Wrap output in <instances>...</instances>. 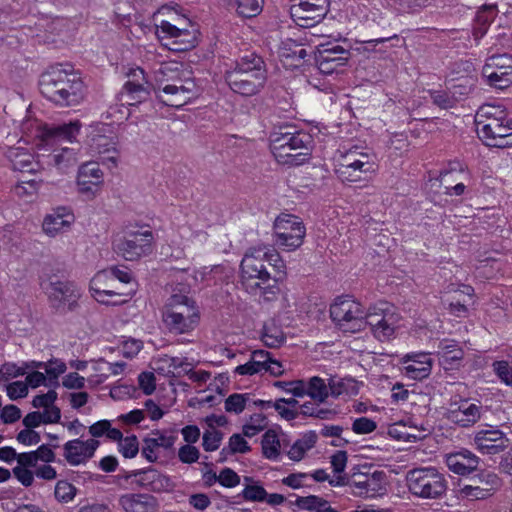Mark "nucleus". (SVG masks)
<instances>
[{
	"instance_id": "nucleus-12",
	"label": "nucleus",
	"mask_w": 512,
	"mask_h": 512,
	"mask_svg": "<svg viewBox=\"0 0 512 512\" xmlns=\"http://www.w3.org/2000/svg\"><path fill=\"white\" fill-rule=\"evenodd\" d=\"M241 283L249 294L258 295L267 302L274 301L280 293L278 277L271 276L267 267L255 269L251 275L241 273Z\"/></svg>"
},
{
	"instance_id": "nucleus-19",
	"label": "nucleus",
	"mask_w": 512,
	"mask_h": 512,
	"mask_svg": "<svg viewBox=\"0 0 512 512\" xmlns=\"http://www.w3.org/2000/svg\"><path fill=\"white\" fill-rule=\"evenodd\" d=\"M498 118L492 117L489 120L481 121L478 126L477 134L487 146L497 147L502 142L503 137H507L512 130V118L506 113L498 115Z\"/></svg>"
},
{
	"instance_id": "nucleus-42",
	"label": "nucleus",
	"mask_w": 512,
	"mask_h": 512,
	"mask_svg": "<svg viewBox=\"0 0 512 512\" xmlns=\"http://www.w3.org/2000/svg\"><path fill=\"white\" fill-rule=\"evenodd\" d=\"M280 57L284 59H291L296 61V63H292L294 66H299L301 61L305 59L307 56V51L303 47L302 44L298 43L293 39H286L282 41L280 49H279Z\"/></svg>"
},
{
	"instance_id": "nucleus-48",
	"label": "nucleus",
	"mask_w": 512,
	"mask_h": 512,
	"mask_svg": "<svg viewBox=\"0 0 512 512\" xmlns=\"http://www.w3.org/2000/svg\"><path fill=\"white\" fill-rule=\"evenodd\" d=\"M267 425V418L264 414L256 413L250 417V422L243 426V435L253 437L262 431Z\"/></svg>"
},
{
	"instance_id": "nucleus-1",
	"label": "nucleus",
	"mask_w": 512,
	"mask_h": 512,
	"mask_svg": "<svg viewBox=\"0 0 512 512\" xmlns=\"http://www.w3.org/2000/svg\"><path fill=\"white\" fill-rule=\"evenodd\" d=\"M40 93L59 107L78 105L85 97V85L79 74L69 64L49 66L38 80Z\"/></svg>"
},
{
	"instance_id": "nucleus-25",
	"label": "nucleus",
	"mask_w": 512,
	"mask_h": 512,
	"mask_svg": "<svg viewBox=\"0 0 512 512\" xmlns=\"http://www.w3.org/2000/svg\"><path fill=\"white\" fill-rule=\"evenodd\" d=\"M177 437L175 435H166L160 430H152L150 436L143 439L141 455L150 463L158 459L160 448L170 450L173 448Z\"/></svg>"
},
{
	"instance_id": "nucleus-41",
	"label": "nucleus",
	"mask_w": 512,
	"mask_h": 512,
	"mask_svg": "<svg viewBox=\"0 0 512 512\" xmlns=\"http://www.w3.org/2000/svg\"><path fill=\"white\" fill-rule=\"evenodd\" d=\"M318 436L316 432L309 431L300 439L296 440L288 451V456L293 461H300L305 453L313 448L317 442Z\"/></svg>"
},
{
	"instance_id": "nucleus-16",
	"label": "nucleus",
	"mask_w": 512,
	"mask_h": 512,
	"mask_svg": "<svg viewBox=\"0 0 512 512\" xmlns=\"http://www.w3.org/2000/svg\"><path fill=\"white\" fill-rule=\"evenodd\" d=\"M375 162L373 157L367 153L350 151L343 157L339 163L336 173L342 181L356 182L375 171Z\"/></svg>"
},
{
	"instance_id": "nucleus-56",
	"label": "nucleus",
	"mask_w": 512,
	"mask_h": 512,
	"mask_svg": "<svg viewBox=\"0 0 512 512\" xmlns=\"http://www.w3.org/2000/svg\"><path fill=\"white\" fill-rule=\"evenodd\" d=\"M430 97L435 105L442 109L452 108L456 99L444 90H432L429 92Z\"/></svg>"
},
{
	"instance_id": "nucleus-14",
	"label": "nucleus",
	"mask_w": 512,
	"mask_h": 512,
	"mask_svg": "<svg viewBox=\"0 0 512 512\" xmlns=\"http://www.w3.org/2000/svg\"><path fill=\"white\" fill-rule=\"evenodd\" d=\"M329 6V0H294L290 6V15L298 26L314 27L325 18Z\"/></svg>"
},
{
	"instance_id": "nucleus-6",
	"label": "nucleus",
	"mask_w": 512,
	"mask_h": 512,
	"mask_svg": "<svg viewBox=\"0 0 512 512\" xmlns=\"http://www.w3.org/2000/svg\"><path fill=\"white\" fill-rule=\"evenodd\" d=\"M81 128L80 121L76 120L63 124L37 123L34 119V148L38 151L52 150L65 142H73L78 136Z\"/></svg>"
},
{
	"instance_id": "nucleus-11",
	"label": "nucleus",
	"mask_w": 512,
	"mask_h": 512,
	"mask_svg": "<svg viewBox=\"0 0 512 512\" xmlns=\"http://www.w3.org/2000/svg\"><path fill=\"white\" fill-rule=\"evenodd\" d=\"M182 21L191 29L182 24L175 25L165 20L157 26L158 32L163 34L159 37L171 40L170 43L165 45L172 51L184 52L193 49L197 45V29L189 20L182 19Z\"/></svg>"
},
{
	"instance_id": "nucleus-52",
	"label": "nucleus",
	"mask_w": 512,
	"mask_h": 512,
	"mask_svg": "<svg viewBox=\"0 0 512 512\" xmlns=\"http://www.w3.org/2000/svg\"><path fill=\"white\" fill-rule=\"evenodd\" d=\"M249 399L248 394H239L234 393L231 394L226 400H225V410L229 413H241L246 406V402Z\"/></svg>"
},
{
	"instance_id": "nucleus-20",
	"label": "nucleus",
	"mask_w": 512,
	"mask_h": 512,
	"mask_svg": "<svg viewBox=\"0 0 512 512\" xmlns=\"http://www.w3.org/2000/svg\"><path fill=\"white\" fill-rule=\"evenodd\" d=\"M481 417V407L467 399L453 402L447 413V418L460 427H470Z\"/></svg>"
},
{
	"instance_id": "nucleus-24",
	"label": "nucleus",
	"mask_w": 512,
	"mask_h": 512,
	"mask_svg": "<svg viewBox=\"0 0 512 512\" xmlns=\"http://www.w3.org/2000/svg\"><path fill=\"white\" fill-rule=\"evenodd\" d=\"M99 444V441L95 439H89L87 441L75 439L68 441L63 447L64 458L70 465L74 466L85 463L93 457Z\"/></svg>"
},
{
	"instance_id": "nucleus-32",
	"label": "nucleus",
	"mask_w": 512,
	"mask_h": 512,
	"mask_svg": "<svg viewBox=\"0 0 512 512\" xmlns=\"http://www.w3.org/2000/svg\"><path fill=\"white\" fill-rule=\"evenodd\" d=\"M162 320L169 332L174 334L189 333L199 323V317H191V315H183L181 313L162 312Z\"/></svg>"
},
{
	"instance_id": "nucleus-23",
	"label": "nucleus",
	"mask_w": 512,
	"mask_h": 512,
	"mask_svg": "<svg viewBox=\"0 0 512 512\" xmlns=\"http://www.w3.org/2000/svg\"><path fill=\"white\" fill-rule=\"evenodd\" d=\"M75 221V216L71 209L66 206H59L47 214L42 223L43 232L55 237L57 234L67 231Z\"/></svg>"
},
{
	"instance_id": "nucleus-44",
	"label": "nucleus",
	"mask_w": 512,
	"mask_h": 512,
	"mask_svg": "<svg viewBox=\"0 0 512 512\" xmlns=\"http://www.w3.org/2000/svg\"><path fill=\"white\" fill-rule=\"evenodd\" d=\"M262 453L264 457L275 460L280 455V441L274 430H268L262 437Z\"/></svg>"
},
{
	"instance_id": "nucleus-57",
	"label": "nucleus",
	"mask_w": 512,
	"mask_h": 512,
	"mask_svg": "<svg viewBox=\"0 0 512 512\" xmlns=\"http://www.w3.org/2000/svg\"><path fill=\"white\" fill-rule=\"evenodd\" d=\"M223 438V433L218 430H207L203 434L202 446L205 451H215L219 448Z\"/></svg>"
},
{
	"instance_id": "nucleus-27",
	"label": "nucleus",
	"mask_w": 512,
	"mask_h": 512,
	"mask_svg": "<svg viewBox=\"0 0 512 512\" xmlns=\"http://www.w3.org/2000/svg\"><path fill=\"white\" fill-rule=\"evenodd\" d=\"M119 505L125 512H157L159 502L156 497L145 493H127L119 498Z\"/></svg>"
},
{
	"instance_id": "nucleus-31",
	"label": "nucleus",
	"mask_w": 512,
	"mask_h": 512,
	"mask_svg": "<svg viewBox=\"0 0 512 512\" xmlns=\"http://www.w3.org/2000/svg\"><path fill=\"white\" fill-rule=\"evenodd\" d=\"M117 144L118 142L114 137L96 135L92 138L90 146L94 152L103 155L101 160L104 164H111L112 167H115L119 154Z\"/></svg>"
},
{
	"instance_id": "nucleus-47",
	"label": "nucleus",
	"mask_w": 512,
	"mask_h": 512,
	"mask_svg": "<svg viewBox=\"0 0 512 512\" xmlns=\"http://www.w3.org/2000/svg\"><path fill=\"white\" fill-rule=\"evenodd\" d=\"M459 496L462 499L474 501L488 499L491 496H493V494L489 493L488 491H485V488H477L474 485L468 483L460 486Z\"/></svg>"
},
{
	"instance_id": "nucleus-43",
	"label": "nucleus",
	"mask_w": 512,
	"mask_h": 512,
	"mask_svg": "<svg viewBox=\"0 0 512 512\" xmlns=\"http://www.w3.org/2000/svg\"><path fill=\"white\" fill-rule=\"evenodd\" d=\"M331 396L337 398L341 395L355 396L359 393V383L353 378H330Z\"/></svg>"
},
{
	"instance_id": "nucleus-53",
	"label": "nucleus",
	"mask_w": 512,
	"mask_h": 512,
	"mask_svg": "<svg viewBox=\"0 0 512 512\" xmlns=\"http://www.w3.org/2000/svg\"><path fill=\"white\" fill-rule=\"evenodd\" d=\"M364 471L360 468L354 467L351 473L347 476V486L351 488V492L354 494V490H358L364 483L366 475L371 473L370 468L364 466Z\"/></svg>"
},
{
	"instance_id": "nucleus-61",
	"label": "nucleus",
	"mask_w": 512,
	"mask_h": 512,
	"mask_svg": "<svg viewBox=\"0 0 512 512\" xmlns=\"http://www.w3.org/2000/svg\"><path fill=\"white\" fill-rule=\"evenodd\" d=\"M493 369L502 382L512 386V366L507 361H495Z\"/></svg>"
},
{
	"instance_id": "nucleus-39",
	"label": "nucleus",
	"mask_w": 512,
	"mask_h": 512,
	"mask_svg": "<svg viewBox=\"0 0 512 512\" xmlns=\"http://www.w3.org/2000/svg\"><path fill=\"white\" fill-rule=\"evenodd\" d=\"M7 156L12 163L14 171L32 172V154L27 149L21 146L10 148Z\"/></svg>"
},
{
	"instance_id": "nucleus-55",
	"label": "nucleus",
	"mask_w": 512,
	"mask_h": 512,
	"mask_svg": "<svg viewBox=\"0 0 512 512\" xmlns=\"http://www.w3.org/2000/svg\"><path fill=\"white\" fill-rule=\"evenodd\" d=\"M274 386L282 389L287 393H291L295 397L304 396V380H293V381H276Z\"/></svg>"
},
{
	"instance_id": "nucleus-21",
	"label": "nucleus",
	"mask_w": 512,
	"mask_h": 512,
	"mask_svg": "<svg viewBox=\"0 0 512 512\" xmlns=\"http://www.w3.org/2000/svg\"><path fill=\"white\" fill-rule=\"evenodd\" d=\"M474 444L481 453L495 455L509 446V439L499 429H487L475 434Z\"/></svg>"
},
{
	"instance_id": "nucleus-30",
	"label": "nucleus",
	"mask_w": 512,
	"mask_h": 512,
	"mask_svg": "<svg viewBox=\"0 0 512 512\" xmlns=\"http://www.w3.org/2000/svg\"><path fill=\"white\" fill-rule=\"evenodd\" d=\"M404 362H411L405 366L406 375L411 379L422 380L431 373L432 360L427 353L408 354Z\"/></svg>"
},
{
	"instance_id": "nucleus-59",
	"label": "nucleus",
	"mask_w": 512,
	"mask_h": 512,
	"mask_svg": "<svg viewBox=\"0 0 512 512\" xmlns=\"http://www.w3.org/2000/svg\"><path fill=\"white\" fill-rule=\"evenodd\" d=\"M26 382L16 381L8 385L7 393L11 399L26 396L28 394V384L32 383V373L26 376Z\"/></svg>"
},
{
	"instance_id": "nucleus-26",
	"label": "nucleus",
	"mask_w": 512,
	"mask_h": 512,
	"mask_svg": "<svg viewBox=\"0 0 512 512\" xmlns=\"http://www.w3.org/2000/svg\"><path fill=\"white\" fill-rule=\"evenodd\" d=\"M445 458L449 470L461 476L469 475L476 471L480 462L478 456L465 448L449 453Z\"/></svg>"
},
{
	"instance_id": "nucleus-60",
	"label": "nucleus",
	"mask_w": 512,
	"mask_h": 512,
	"mask_svg": "<svg viewBox=\"0 0 512 512\" xmlns=\"http://www.w3.org/2000/svg\"><path fill=\"white\" fill-rule=\"evenodd\" d=\"M200 452L197 447L186 444L180 447L178 451V458L182 463L192 464L198 461Z\"/></svg>"
},
{
	"instance_id": "nucleus-62",
	"label": "nucleus",
	"mask_w": 512,
	"mask_h": 512,
	"mask_svg": "<svg viewBox=\"0 0 512 512\" xmlns=\"http://www.w3.org/2000/svg\"><path fill=\"white\" fill-rule=\"evenodd\" d=\"M377 423L367 417H360L354 420L352 424V430L356 434H369L375 431Z\"/></svg>"
},
{
	"instance_id": "nucleus-4",
	"label": "nucleus",
	"mask_w": 512,
	"mask_h": 512,
	"mask_svg": "<svg viewBox=\"0 0 512 512\" xmlns=\"http://www.w3.org/2000/svg\"><path fill=\"white\" fill-rule=\"evenodd\" d=\"M225 79L233 92L245 97L254 96L264 88L267 81L265 62L254 53L245 55L226 72Z\"/></svg>"
},
{
	"instance_id": "nucleus-35",
	"label": "nucleus",
	"mask_w": 512,
	"mask_h": 512,
	"mask_svg": "<svg viewBox=\"0 0 512 512\" xmlns=\"http://www.w3.org/2000/svg\"><path fill=\"white\" fill-rule=\"evenodd\" d=\"M308 395L316 403H324L331 395L330 381L328 384L318 377L313 376L307 382L304 380V396Z\"/></svg>"
},
{
	"instance_id": "nucleus-28",
	"label": "nucleus",
	"mask_w": 512,
	"mask_h": 512,
	"mask_svg": "<svg viewBox=\"0 0 512 512\" xmlns=\"http://www.w3.org/2000/svg\"><path fill=\"white\" fill-rule=\"evenodd\" d=\"M132 483L155 493L169 491L172 488L169 477L154 468L138 469V480H133Z\"/></svg>"
},
{
	"instance_id": "nucleus-38",
	"label": "nucleus",
	"mask_w": 512,
	"mask_h": 512,
	"mask_svg": "<svg viewBox=\"0 0 512 512\" xmlns=\"http://www.w3.org/2000/svg\"><path fill=\"white\" fill-rule=\"evenodd\" d=\"M108 274L107 272H98L90 282V291L92 296L102 304H110V302L106 299L107 296H120V295H128L129 293L119 292L116 290H106L102 288V282L107 280Z\"/></svg>"
},
{
	"instance_id": "nucleus-17",
	"label": "nucleus",
	"mask_w": 512,
	"mask_h": 512,
	"mask_svg": "<svg viewBox=\"0 0 512 512\" xmlns=\"http://www.w3.org/2000/svg\"><path fill=\"white\" fill-rule=\"evenodd\" d=\"M351 53L338 44H322L315 52V62L323 74H332L339 67L346 66Z\"/></svg>"
},
{
	"instance_id": "nucleus-22",
	"label": "nucleus",
	"mask_w": 512,
	"mask_h": 512,
	"mask_svg": "<svg viewBox=\"0 0 512 512\" xmlns=\"http://www.w3.org/2000/svg\"><path fill=\"white\" fill-rule=\"evenodd\" d=\"M175 289L171 286V296L168 298L162 312L181 313L183 315H191V317H199V312L195 306V301L187 296L189 288L185 284H178Z\"/></svg>"
},
{
	"instance_id": "nucleus-9",
	"label": "nucleus",
	"mask_w": 512,
	"mask_h": 512,
	"mask_svg": "<svg viewBox=\"0 0 512 512\" xmlns=\"http://www.w3.org/2000/svg\"><path fill=\"white\" fill-rule=\"evenodd\" d=\"M275 244L287 251L299 248L304 241L306 228L299 217L291 214L278 216L273 226Z\"/></svg>"
},
{
	"instance_id": "nucleus-15",
	"label": "nucleus",
	"mask_w": 512,
	"mask_h": 512,
	"mask_svg": "<svg viewBox=\"0 0 512 512\" xmlns=\"http://www.w3.org/2000/svg\"><path fill=\"white\" fill-rule=\"evenodd\" d=\"M482 76L492 87H509L512 84V55L503 53L488 57L482 68Z\"/></svg>"
},
{
	"instance_id": "nucleus-58",
	"label": "nucleus",
	"mask_w": 512,
	"mask_h": 512,
	"mask_svg": "<svg viewBox=\"0 0 512 512\" xmlns=\"http://www.w3.org/2000/svg\"><path fill=\"white\" fill-rule=\"evenodd\" d=\"M241 495L247 501L262 502L266 500L268 493L262 486L253 484L246 485Z\"/></svg>"
},
{
	"instance_id": "nucleus-10",
	"label": "nucleus",
	"mask_w": 512,
	"mask_h": 512,
	"mask_svg": "<svg viewBox=\"0 0 512 512\" xmlns=\"http://www.w3.org/2000/svg\"><path fill=\"white\" fill-rule=\"evenodd\" d=\"M363 330L369 326L373 335L380 341L394 337L398 317L388 308L387 303H380L363 311Z\"/></svg>"
},
{
	"instance_id": "nucleus-46",
	"label": "nucleus",
	"mask_w": 512,
	"mask_h": 512,
	"mask_svg": "<svg viewBox=\"0 0 512 512\" xmlns=\"http://www.w3.org/2000/svg\"><path fill=\"white\" fill-rule=\"evenodd\" d=\"M262 340L264 341L266 346L276 348L285 342L286 337L284 333L276 326L265 325Z\"/></svg>"
},
{
	"instance_id": "nucleus-5",
	"label": "nucleus",
	"mask_w": 512,
	"mask_h": 512,
	"mask_svg": "<svg viewBox=\"0 0 512 512\" xmlns=\"http://www.w3.org/2000/svg\"><path fill=\"white\" fill-rule=\"evenodd\" d=\"M409 492L418 498L439 500L446 495L447 480L435 467H421L409 470L406 475Z\"/></svg>"
},
{
	"instance_id": "nucleus-7",
	"label": "nucleus",
	"mask_w": 512,
	"mask_h": 512,
	"mask_svg": "<svg viewBox=\"0 0 512 512\" xmlns=\"http://www.w3.org/2000/svg\"><path fill=\"white\" fill-rule=\"evenodd\" d=\"M154 236L152 231H130L113 242L118 256L127 261H136L152 253Z\"/></svg>"
},
{
	"instance_id": "nucleus-54",
	"label": "nucleus",
	"mask_w": 512,
	"mask_h": 512,
	"mask_svg": "<svg viewBox=\"0 0 512 512\" xmlns=\"http://www.w3.org/2000/svg\"><path fill=\"white\" fill-rule=\"evenodd\" d=\"M265 250L268 251L266 263H268L270 266H272L275 269V271H276L275 275H277L278 281H279L282 277H284L286 275L285 263L281 259L279 253L276 250L271 249L268 246H265Z\"/></svg>"
},
{
	"instance_id": "nucleus-63",
	"label": "nucleus",
	"mask_w": 512,
	"mask_h": 512,
	"mask_svg": "<svg viewBox=\"0 0 512 512\" xmlns=\"http://www.w3.org/2000/svg\"><path fill=\"white\" fill-rule=\"evenodd\" d=\"M229 451L233 454L241 453L245 454L251 450L248 442L244 439V437L240 434H233L229 438Z\"/></svg>"
},
{
	"instance_id": "nucleus-37",
	"label": "nucleus",
	"mask_w": 512,
	"mask_h": 512,
	"mask_svg": "<svg viewBox=\"0 0 512 512\" xmlns=\"http://www.w3.org/2000/svg\"><path fill=\"white\" fill-rule=\"evenodd\" d=\"M267 362H269V352L256 350L252 353L251 360L249 362L236 367L235 373L239 375H254L264 370Z\"/></svg>"
},
{
	"instance_id": "nucleus-2",
	"label": "nucleus",
	"mask_w": 512,
	"mask_h": 512,
	"mask_svg": "<svg viewBox=\"0 0 512 512\" xmlns=\"http://www.w3.org/2000/svg\"><path fill=\"white\" fill-rule=\"evenodd\" d=\"M39 286L47 297L49 307L56 314L64 315L78 309L81 288L60 274L59 269L51 265L44 266L39 275Z\"/></svg>"
},
{
	"instance_id": "nucleus-13",
	"label": "nucleus",
	"mask_w": 512,
	"mask_h": 512,
	"mask_svg": "<svg viewBox=\"0 0 512 512\" xmlns=\"http://www.w3.org/2000/svg\"><path fill=\"white\" fill-rule=\"evenodd\" d=\"M159 94L157 98L166 106L179 108L190 101L196 94V84L191 79H172L171 83H165L163 78H158Z\"/></svg>"
},
{
	"instance_id": "nucleus-18",
	"label": "nucleus",
	"mask_w": 512,
	"mask_h": 512,
	"mask_svg": "<svg viewBox=\"0 0 512 512\" xmlns=\"http://www.w3.org/2000/svg\"><path fill=\"white\" fill-rule=\"evenodd\" d=\"M128 80L122 87L120 99L128 105H136L145 101L150 95V85L142 68L131 69Z\"/></svg>"
},
{
	"instance_id": "nucleus-8",
	"label": "nucleus",
	"mask_w": 512,
	"mask_h": 512,
	"mask_svg": "<svg viewBox=\"0 0 512 512\" xmlns=\"http://www.w3.org/2000/svg\"><path fill=\"white\" fill-rule=\"evenodd\" d=\"M330 317L334 324L345 333L363 330V308L351 298L338 297L330 306Z\"/></svg>"
},
{
	"instance_id": "nucleus-64",
	"label": "nucleus",
	"mask_w": 512,
	"mask_h": 512,
	"mask_svg": "<svg viewBox=\"0 0 512 512\" xmlns=\"http://www.w3.org/2000/svg\"><path fill=\"white\" fill-rule=\"evenodd\" d=\"M156 378L152 372H142L138 376L139 386L145 395H151L156 388Z\"/></svg>"
},
{
	"instance_id": "nucleus-29",
	"label": "nucleus",
	"mask_w": 512,
	"mask_h": 512,
	"mask_svg": "<svg viewBox=\"0 0 512 512\" xmlns=\"http://www.w3.org/2000/svg\"><path fill=\"white\" fill-rule=\"evenodd\" d=\"M387 476L384 471L375 470L366 475L364 483L358 490H354V495L364 498H373L386 493Z\"/></svg>"
},
{
	"instance_id": "nucleus-51",
	"label": "nucleus",
	"mask_w": 512,
	"mask_h": 512,
	"mask_svg": "<svg viewBox=\"0 0 512 512\" xmlns=\"http://www.w3.org/2000/svg\"><path fill=\"white\" fill-rule=\"evenodd\" d=\"M76 491L71 483L61 480L56 484L54 495L59 502L67 503L75 497Z\"/></svg>"
},
{
	"instance_id": "nucleus-34",
	"label": "nucleus",
	"mask_w": 512,
	"mask_h": 512,
	"mask_svg": "<svg viewBox=\"0 0 512 512\" xmlns=\"http://www.w3.org/2000/svg\"><path fill=\"white\" fill-rule=\"evenodd\" d=\"M497 14V7L493 4L483 5L477 11L473 25V35L475 39H480L486 34L489 25L495 19Z\"/></svg>"
},
{
	"instance_id": "nucleus-3",
	"label": "nucleus",
	"mask_w": 512,
	"mask_h": 512,
	"mask_svg": "<svg viewBox=\"0 0 512 512\" xmlns=\"http://www.w3.org/2000/svg\"><path fill=\"white\" fill-rule=\"evenodd\" d=\"M312 138L308 133L293 127H279L270 135V149L282 165L299 166L310 159Z\"/></svg>"
},
{
	"instance_id": "nucleus-50",
	"label": "nucleus",
	"mask_w": 512,
	"mask_h": 512,
	"mask_svg": "<svg viewBox=\"0 0 512 512\" xmlns=\"http://www.w3.org/2000/svg\"><path fill=\"white\" fill-rule=\"evenodd\" d=\"M118 450L125 458H134L139 452V442L135 435L124 437L118 443Z\"/></svg>"
},
{
	"instance_id": "nucleus-36",
	"label": "nucleus",
	"mask_w": 512,
	"mask_h": 512,
	"mask_svg": "<svg viewBox=\"0 0 512 512\" xmlns=\"http://www.w3.org/2000/svg\"><path fill=\"white\" fill-rule=\"evenodd\" d=\"M469 483L477 488H485V491L493 495L502 486L501 478L489 470H481L469 479Z\"/></svg>"
},
{
	"instance_id": "nucleus-45",
	"label": "nucleus",
	"mask_w": 512,
	"mask_h": 512,
	"mask_svg": "<svg viewBox=\"0 0 512 512\" xmlns=\"http://www.w3.org/2000/svg\"><path fill=\"white\" fill-rule=\"evenodd\" d=\"M103 172L100 170L97 163L89 162L81 166L79 172V183H91L97 185L101 182Z\"/></svg>"
},
{
	"instance_id": "nucleus-40",
	"label": "nucleus",
	"mask_w": 512,
	"mask_h": 512,
	"mask_svg": "<svg viewBox=\"0 0 512 512\" xmlns=\"http://www.w3.org/2000/svg\"><path fill=\"white\" fill-rule=\"evenodd\" d=\"M228 7L236 10L239 16L252 18L260 14L264 0H223Z\"/></svg>"
},
{
	"instance_id": "nucleus-33",
	"label": "nucleus",
	"mask_w": 512,
	"mask_h": 512,
	"mask_svg": "<svg viewBox=\"0 0 512 512\" xmlns=\"http://www.w3.org/2000/svg\"><path fill=\"white\" fill-rule=\"evenodd\" d=\"M267 253L265 245L250 247L241 261V273H249L251 275L255 269L266 268Z\"/></svg>"
},
{
	"instance_id": "nucleus-49",
	"label": "nucleus",
	"mask_w": 512,
	"mask_h": 512,
	"mask_svg": "<svg viewBox=\"0 0 512 512\" xmlns=\"http://www.w3.org/2000/svg\"><path fill=\"white\" fill-rule=\"evenodd\" d=\"M440 348L442 349L441 357L444 362L454 363L460 361L464 356L463 350L454 341L451 344L441 342Z\"/></svg>"
}]
</instances>
